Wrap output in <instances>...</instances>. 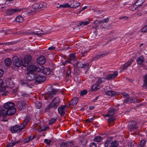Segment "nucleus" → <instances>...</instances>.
Segmentation results:
<instances>
[{"label": "nucleus", "mask_w": 147, "mask_h": 147, "mask_svg": "<svg viewBox=\"0 0 147 147\" xmlns=\"http://www.w3.org/2000/svg\"><path fill=\"white\" fill-rule=\"evenodd\" d=\"M60 102V98L58 97H55L51 101L48 106L45 109V112L49 111L50 109H57Z\"/></svg>", "instance_id": "nucleus-1"}, {"label": "nucleus", "mask_w": 147, "mask_h": 147, "mask_svg": "<svg viewBox=\"0 0 147 147\" xmlns=\"http://www.w3.org/2000/svg\"><path fill=\"white\" fill-rule=\"evenodd\" d=\"M15 105L13 102H8L5 103L4 105L5 109L8 110L9 112V114L12 113L13 114L16 111V109L14 107Z\"/></svg>", "instance_id": "nucleus-2"}, {"label": "nucleus", "mask_w": 147, "mask_h": 147, "mask_svg": "<svg viewBox=\"0 0 147 147\" xmlns=\"http://www.w3.org/2000/svg\"><path fill=\"white\" fill-rule=\"evenodd\" d=\"M27 124V123L24 122L20 125H16L11 128L10 130L12 133H19L23 129Z\"/></svg>", "instance_id": "nucleus-3"}, {"label": "nucleus", "mask_w": 147, "mask_h": 147, "mask_svg": "<svg viewBox=\"0 0 147 147\" xmlns=\"http://www.w3.org/2000/svg\"><path fill=\"white\" fill-rule=\"evenodd\" d=\"M116 110V109L113 108H111L107 114L104 115V116L110 117L109 118L107 119V121L109 123L115 120V118L112 116L115 113Z\"/></svg>", "instance_id": "nucleus-4"}, {"label": "nucleus", "mask_w": 147, "mask_h": 147, "mask_svg": "<svg viewBox=\"0 0 147 147\" xmlns=\"http://www.w3.org/2000/svg\"><path fill=\"white\" fill-rule=\"evenodd\" d=\"M12 64L13 67L16 69H18L21 65L23 66L22 61H21L18 57L17 56H15L12 58Z\"/></svg>", "instance_id": "nucleus-5"}, {"label": "nucleus", "mask_w": 147, "mask_h": 147, "mask_svg": "<svg viewBox=\"0 0 147 147\" xmlns=\"http://www.w3.org/2000/svg\"><path fill=\"white\" fill-rule=\"evenodd\" d=\"M58 91V90L57 89L53 88L51 92L46 93L43 96L45 100L50 99Z\"/></svg>", "instance_id": "nucleus-6"}, {"label": "nucleus", "mask_w": 147, "mask_h": 147, "mask_svg": "<svg viewBox=\"0 0 147 147\" xmlns=\"http://www.w3.org/2000/svg\"><path fill=\"white\" fill-rule=\"evenodd\" d=\"M16 104L18 109L20 110H23L27 105L25 101L20 100H18L16 101Z\"/></svg>", "instance_id": "nucleus-7"}, {"label": "nucleus", "mask_w": 147, "mask_h": 147, "mask_svg": "<svg viewBox=\"0 0 147 147\" xmlns=\"http://www.w3.org/2000/svg\"><path fill=\"white\" fill-rule=\"evenodd\" d=\"M6 85L4 86L3 90H6L7 89H9L14 87V84L13 81L11 79L6 80Z\"/></svg>", "instance_id": "nucleus-8"}, {"label": "nucleus", "mask_w": 147, "mask_h": 147, "mask_svg": "<svg viewBox=\"0 0 147 147\" xmlns=\"http://www.w3.org/2000/svg\"><path fill=\"white\" fill-rule=\"evenodd\" d=\"M35 83H40L44 82L46 80V78L44 76L35 74Z\"/></svg>", "instance_id": "nucleus-9"}, {"label": "nucleus", "mask_w": 147, "mask_h": 147, "mask_svg": "<svg viewBox=\"0 0 147 147\" xmlns=\"http://www.w3.org/2000/svg\"><path fill=\"white\" fill-rule=\"evenodd\" d=\"M32 59L31 56L30 55L26 56L22 60V61L23 66H27L29 64V63L30 61Z\"/></svg>", "instance_id": "nucleus-10"}, {"label": "nucleus", "mask_w": 147, "mask_h": 147, "mask_svg": "<svg viewBox=\"0 0 147 147\" xmlns=\"http://www.w3.org/2000/svg\"><path fill=\"white\" fill-rule=\"evenodd\" d=\"M21 9H9L6 11V14L8 15H12L16 13L22 11Z\"/></svg>", "instance_id": "nucleus-11"}, {"label": "nucleus", "mask_w": 147, "mask_h": 147, "mask_svg": "<svg viewBox=\"0 0 147 147\" xmlns=\"http://www.w3.org/2000/svg\"><path fill=\"white\" fill-rule=\"evenodd\" d=\"M27 70L29 71H41V69L40 68L36 67V66L33 65H29L27 67Z\"/></svg>", "instance_id": "nucleus-12"}, {"label": "nucleus", "mask_w": 147, "mask_h": 147, "mask_svg": "<svg viewBox=\"0 0 147 147\" xmlns=\"http://www.w3.org/2000/svg\"><path fill=\"white\" fill-rule=\"evenodd\" d=\"M128 127L130 131L134 130L136 129H138L136 121H131Z\"/></svg>", "instance_id": "nucleus-13"}, {"label": "nucleus", "mask_w": 147, "mask_h": 147, "mask_svg": "<svg viewBox=\"0 0 147 147\" xmlns=\"http://www.w3.org/2000/svg\"><path fill=\"white\" fill-rule=\"evenodd\" d=\"M77 67L79 68H84L85 69H88L89 68V64L88 63L83 64L81 62L78 61L76 64Z\"/></svg>", "instance_id": "nucleus-14"}, {"label": "nucleus", "mask_w": 147, "mask_h": 147, "mask_svg": "<svg viewBox=\"0 0 147 147\" xmlns=\"http://www.w3.org/2000/svg\"><path fill=\"white\" fill-rule=\"evenodd\" d=\"M68 60L70 61V63L73 64L75 61H76L77 59L75 54L71 53L69 55Z\"/></svg>", "instance_id": "nucleus-15"}, {"label": "nucleus", "mask_w": 147, "mask_h": 147, "mask_svg": "<svg viewBox=\"0 0 147 147\" xmlns=\"http://www.w3.org/2000/svg\"><path fill=\"white\" fill-rule=\"evenodd\" d=\"M118 75V72L117 71H114L113 74H108L106 77V79L108 80H112L115 78Z\"/></svg>", "instance_id": "nucleus-16"}, {"label": "nucleus", "mask_w": 147, "mask_h": 147, "mask_svg": "<svg viewBox=\"0 0 147 147\" xmlns=\"http://www.w3.org/2000/svg\"><path fill=\"white\" fill-rule=\"evenodd\" d=\"M35 74L34 73H27L26 74V77L27 80L32 81L34 80Z\"/></svg>", "instance_id": "nucleus-17"}, {"label": "nucleus", "mask_w": 147, "mask_h": 147, "mask_svg": "<svg viewBox=\"0 0 147 147\" xmlns=\"http://www.w3.org/2000/svg\"><path fill=\"white\" fill-rule=\"evenodd\" d=\"M136 61L138 64L143 66L144 65V63L145 62L144 57L142 55L140 56L137 58Z\"/></svg>", "instance_id": "nucleus-18"}, {"label": "nucleus", "mask_w": 147, "mask_h": 147, "mask_svg": "<svg viewBox=\"0 0 147 147\" xmlns=\"http://www.w3.org/2000/svg\"><path fill=\"white\" fill-rule=\"evenodd\" d=\"M109 53V52H104L101 54L96 55L93 58L92 60H95L96 59H99L101 57H103L107 55Z\"/></svg>", "instance_id": "nucleus-19"}, {"label": "nucleus", "mask_w": 147, "mask_h": 147, "mask_svg": "<svg viewBox=\"0 0 147 147\" xmlns=\"http://www.w3.org/2000/svg\"><path fill=\"white\" fill-rule=\"evenodd\" d=\"M66 107V106L65 105H63L61 106L58 108V113L61 116H64L65 114L64 109Z\"/></svg>", "instance_id": "nucleus-20"}, {"label": "nucleus", "mask_w": 147, "mask_h": 147, "mask_svg": "<svg viewBox=\"0 0 147 147\" xmlns=\"http://www.w3.org/2000/svg\"><path fill=\"white\" fill-rule=\"evenodd\" d=\"M37 63L40 65L44 64L46 62V60L44 57L41 56L37 59Z\"/></svg>", "instance_id": "nucleus-21"}, {"label": "nucleus", "mask_w": 147, "mask_h": 147, "mask_svg": "<svg viewBox=\"0 0 147 147\" xmlns=\"http://www.w3.org/2000/svg\"><path fill=\"white\" fill-rule=\"evenodd\" d=\"M110 140L111 141V140L109 139H107V140ZM110 144V145L108 146V147H117L119 144V142H117L116 140H114L113 141L111 142L109 144V145Z\"/></svg>", "instance_id": "nucleus-22"}, {"label": "nucleus", "mask_w": 147, "mask_h": 147, "mask_svg": "<svg viewBox=\"0 0 147 147\" xmlns=\"http://www.w3.org/2000/svg\"><path fill=\"white\" fill-rule=\"evenodd\" d=\"M133 62V61L132 60H129L128 62L124 64L122 66L123 69L122 70H123L128 67L132 64Z\"/></svg>", "instance_id": "nucleus-23"}, {"label": "nucleus", "mask_w": 147, "mask_h": 147, "mask_svg": "<svg viewBox=\"0 0 147 147\" xmlns=\"http://www.w3.org/2000/svg\"><path fill=\"white\" fill-rule=\"evenodd\" d=\"M78 101V97H75L71 100L70 103V104L73 105H76Z\"/></svg>", "instance_id": "nucleus-24"}, {"label": "nucleus", "mask_w": 147, "mask_h": 147, "mask_svg": "<svg viewBox=\"0 0 147 147\" xmlns=\"http://www.w3.org/2000/svg\"><path fill=\"white\" fill-rule=\"evenodd\" d=\"M145 0H138L134 3L135 6H137L138 8L141 7L144 3Z\"/></svg>", "instance_id": "nucleus-25"}, {"label": "nucleus", "mask_w": 147, "mask_h": 147, "mask_svg": "<svg viewBox=\"0 0 147 147\" xmlns=\"http://www.w3.org/2000/svg\"><path fill=\"white\" fill-rule=\"evenodd\" d=\"M43 73L45 75L49 74L51 73V70L49 68L45 67L42 70Z\"/></svg>", "instance_id": "nucleus-26"}, {"label": "nucleus", "mask_w": 147, "mask_h": 147, "mask_svg": "<svg viewBox=\"0 0 147 147\" xmlns=\"http://www.w3.org/2000/svg\"><path fill=\"white\" fill-rule=\"evenodd\" d=\"M80 5V3L75 1H74L73 3L71 4V5L72 6L71 7L75 8L79 6Z\"/></svg>", "instance_id": "nucleus-27"}, {"label": "nucleus", "mask_w": 147, "mask_h": 147, "mask_svg": "<svg viewBox=\"0 0 147 147\" xmlns=\"http://www.w3.org/2000/svg\"><path fill=\"white\" fill-rule=\"evenodd\" d=\"M4 63L7 66H9L11 63V60L9 58H7L5 59Z\"/></svg>", "instance_id": "nucleus-28"}, {"label": "nucleus", "mask_w": 147, "mask_h": 147, "mask_svg": "<svg viewBox=\"0 0 147 147\" xmlns=\"http://www.w3.org/2000/svg\"><path fill=\"white\" fill-rule=\"evenodd\" d=\"M20 140H18L17 141L13 142L12 141L10 143H9L7 145L9 147H13L14 146L20 143Z\"/></svg>", "instance_id": "nucleus-29"}, {"label": "nucleus", "mask_w": 147, "mask_h": 147, "mask_svg": "<svg viewBox=\"0 0 147 147\" xmlns=\"http://www.w3.org/2000/svg\"><path fill=\"white\" fill-rule=\"evenodd\" d=\"M100 88V86L97 84H96L93 85L91 88V90L92 91H94L98 90Z\"/></svg>", "instance_id": "nucleus-30"}, {"label": "nucleus", "mask_w": 147, "mask_h": 147, "mask_svg": "<svg viewBox=\"0 0 147 147\" xmlns=\"http://www.w3.org/2000/svg\"><path fill=\"white\" fill-rule=\"evenodd\" d=\"M143 81L144 84L142 86L143 88H146L147 87V74L144 76Z\"/></svg>", "instance_id": "nucleus-31"}, {"label": "nucleus", "mask_w": 147, "mask_h": 147, "mask_svg": "<svg viewBox=\"0 0 147 147\" xmlns=\"http://www.w3.org/2000/svg\"><path fill=\"white\" fill-rule=\"evenodd\" d=\"M115 92L111 90H109L106 94V95L111 96H114L115 95Z\"/></svg>", "instance_id": "nucleus-32"}, {"label": "nucleus", "mask_w": 147, "mask_h": 147, "mask_svg": "<svg viewBox=\"0 0 147 147\" xmlns=\"http://www.w3.org/2000/svg\"><path fill=\"white\" fill-rule=\"evenodd\" d=\"M102 139V138L100 136H96L94 139L93 141H94L99 142L101 141Z\"/></svg>", "instance_id": "nucleus-33"}, {"label": "nucleus", "mask_w": 147, "mask_h": 147, "mask_svg": "<svg viewBox=\"0 0 147 147\" xmlns=\"http://www.w3.org/2000/svg\"><path fill=\"white\" fill-rule=\"evenodd\" d=\"M16 20L18 23H21L23 21L24 19L21 16H19L16 18Z\"/></svg>", "instance_id": "nucleus-34"}, {"label": "nucleus", "mask_w": 147, "mask_h": 147, "mask_svg": "<svg viewBox=\"0 0 147 147\" xmlns=\"http://www.w3.org/2000/svg\"><path fill=\"white\" fill-rule=\"evenodd\" d=\"M140 102V100L135 98H131L130 100V102H131V103L133 102L134 103H137Z\"/></svg>", "instance_id": "nucleus-35"}, {"label": "nucleus", "mask_w": 147, "mask_h": 147, "mask_svg": "<svg viewBox=\"0 0 147 147\" xmlns=\"http://www.w3.org/2000/svg\"><path fill=\"white\" fill-rule=\"evenodd\" d=\"M89 23V22L88 21H87L86 22H80L79 23V25L78 26H84V25H86Z\"/></svg>", "instance_id": "nucleus-36"}, {"label": "nucleus", "mask_w": 147, "mask_h": 147, "mask_svg": "<svg viewBox=\"0 0 147 147\" xmlns=\"http://www.w3.org/2000/svg\"><path fill=\"white\" fill-rule=\"evenodd\" d=\"M105 79H106L104 77L100 78H98L97 82L98 84L101 83L103 81H104Z\"/></svg>", "instance_id": "nucleus-37"}, {"label": "nucleus", "mask_w": 147, "mask_h": 147, "mask_svg": "<svg viewBox=\"0 0 147 147\" xmlns=\"http://www.w3.org/2000/svg\"><path fill=\"white\" fill-rule=\"evenodd\" d=\"M39 3V8H45L46 7L45 3L43 2H41Z\"/></svg>", "instance_id": "nucleus-38"}, {"label": "nucleus", "mask_w": 147, "mask_h": 147, "mask_svg": "<svg viewBox=\"0 0 147 147\" xmlns=\"http://www.w3.org/2000/svg\"><path fill=\"white\" fill-rule=\"evenodd\" d=\"M38 6H39V3H36L33 5L32 8L34 10L39 9V7Z\"/></svg>", "instance_id": "nucleus-39"}, {"label": "nucleus", "mask_w": 147, "mask_h": 147, "mask_svg": "<svg viewBox=\"0 0 147 147\" xmlns=\"http://www.w3.org/2000/svg\"><path fill=\"white\" fill-rule=\"evenodd\" d=\"M22 85H24L27 87H30V84L29 82H27L26 81H23L22 82Z\"/></svg>", "instance_id": "nucleus-40"}, {"label": "nucleus", "mask_w": 147, "mask_h": 147, "mask_svg": "<svg viewBox=\"0 0 147 147\" xmlns=\"http://www.w3.org/2000/svg\"><path fill=\"white\" fill-rule=\"evenodd\" d=\"M48 32L42 33H37L34 32L33 33V34L37 35L39 36H41L42 35H45L46 34H48Z\"/></svg>", "instance_id": "nucleus-41"}, {"label": "nucleus", "mask_w": 147, "mask_h": 147, "mask_svg": "<svg viewBox=\"0 0 147 147\" xmlns=\"http://www.w3.org/2000/svg\"><path fill=\"white\" fill-rule=\"evenodd\" d=\"M56 120V118H51L49 122V124L50 125L52 124Z\"/></svg>", "instance_id": "nucleus-42"}, {"label": "nucleus", "mask_w": 147, "mask_h": 147, "mask_svg": "<svg viewBox=\"0 0 147 147\" xmlns=\"http://www.w3.org/2000/svg\"><path fill=\"white\" fill-rule=\"evenodd\" d=\"M71 75V71L70 69L69 68H68L67 71L66 77L67 76L69 77V76H70Z\"/></svg>", "instance_id": "nucleus-43"}, {"label": "nucleus", "mask_w": 147, "mask_h": 147, "mask_svg": "<svg viewBox=\"0 0 147 147\" xmlns=\"http://www.w3.org/2000/svg\"><path fill=\"white\" fill-rule=\"evenodd\" d=\"M12 88H9V92L10 94L16 93L17 92V89H12Z\"/></svg>", "instance_id": "nucleus-44"}, {"label": "nucleus", "mask_w": 147, "mask_h": 147, "mask_svg": "<svg viewBox=\"0 0 147 147\" xmlns=\"http://www.w3.org/2000/svg\"><path fill=\"white\" fill-rule=\"evenodd\" d=\"M135 4H134V5L131 6L130 8V10L132 11H134L138 7L137 6H135Z\"/></svg>", "instance_id": "nucleus-45"}, {"label": "nucleus", "mask_w": 147, "mask_h": 147, "mask_svg": "<svg viewBox=\"0 0 147 147\" xmlns=\"http://www.w3.org/2000/svg\"><path fill=\"white\" fill-rule=\"evenodd\" d=\"M146 142V141L145 140H141L139 146L141 147H143V146L145 145Z\"/></svg>", "instance_id": "nucleus-46"}, {"label": "nucleus", "mask_w": 147, "mask_h": 147, "mask_svg": "<svg viewBox=\"0 0 147 147\" xmlns=\"http://www.w3.org/2000/svg\"><path fill=\"white\" fill-rule=\"evenodd\" d=\"M142 32L145 33L147 32V25L142 28Z\"/></svg>", "instance_id": "nucleus-47"}, {"label": "nucleus", "mask_w": 147, "mask_h": 147, "mask_svg": "<svg viewBox=\"0 0 147 147\" xmlns=\"http://www.w3.org/2000/svg\"><path fill=\"white\" fill-rule=\"evenodd\" d=\"M36 106L38 109H39L41 106V104L40 102H37L36 103Z\"/></svg>", "instance_id": "nucleus-48"}, {"label": "nucleus", "mask_w": 147, "mask_h": 147, "mask_svg": "<svg viewBox=\"0 0 147 147\" xmlns=\"http://www.w3.org/2000/svg\"><path fill=\"white\" fill-rule=\"evenodd\" d=\"M87 93V91L86 90H84L81 91L80 93L81 96H83L86 94Z\"/></svg>", "instance_id": "nucleus-49"}, {"label": "nucleus", "mask_w": 147, "mask_h": 147, "mask_svg": "<svg viewBox=\"0 0 147 147\" xmlns=\"http://www.w3.org/2000/svg\"><path fill=\"white\" fill-rule=\"evenodd\" d=\"M45 142L48 145H49L51 142V140H48L47 139H45L44 140Z\"/></svg>", "instance_id": "nucleus-50"}, {"label": "nucleus", "mask_w": 147, "mask_h": 147, "mask_svg": "<svg viewBox=\"0 0 147 147\" xmlns=\"http://www.w3.org/2000/svg\"><path fill=\"white\" fill-rule=\"evenodd\" d=\"M67 142L66 144L65 143H62L61 144L60 147H67V145H68L67 144L69 142L67 141Z\"/></svg>", "instance_id": "nucleus-51"}, {"label": "nucleus", "mask_w": 147, "mask_h": 147, "mask_svg": "<svg viewBox=\"0 0 147 147\" xmlns=\"http://www.w3.org/2000/svg\"><path fill=\"white\" fill-rule=\"evenodd\" d=\"M111 141L109 140H107L105 143V147H108L109 144L110 143Z\"/></svg>", "instance_id": "nucleus-52"}, {"label": "nucleus", "mask_w": 147, "mask_h": 147, "mask_svg": "<svg viewBox=\"0 0 147 147\" xmlns=\"http://www.w3.org/2000/svg\"><path fill=\"white\" fill-rule=\"evenodd\" d=\"M93 118V117L90 119H87L85 120V121L86 123H90L92 121Z\"/></svg>", "instance_id": "nucleus-53"}, {"label": "nucleus", "mask_w": 147, "mask_h": 147, "mask_svg": "<svg viewBox=\"0 0 147 147\" xmlns=\"http://www.w3.org/2000/svg\"><path fill=\"white\" fill-rule=\"evenodd\" d=\"M8 89H7L6 90V91L5 92L3 93L2 94V95L3 96H5L7 95L8 93H9V90H8Z\"/></svg>", "instance_id": "nucleus-54"}, {"label": "nucleus", "mask_w": 147, "mask_h": 147, "mask_svg": "<svg viewBox=\"0 0 147 147\" xmlns=\"http://www.w3.org/2000/svg\"><path fill=\"white\" fill-rule=\"evenodd\" d=\"M90 147H97V146L95 143L93 142L90 143Z\"/></svg>", "instance_id": "nucleus-55"}, {"label": "nucleus", "mask_w": 147, "mask_h": 147, "mask_svg": "<svg viewBox=\"0 0 147 147\" xmlns=\"http://www.w3.org/2000/svg\"><path fill=\"white\" fill-rule=\"evenodd\" d=\"M136 14L139 16H141L142 15V11L140 10H138L136 12Z\"/></svg>", "instance_id": "nucleus-56"}, {"label": "nucleus", "mask_w": 147, "mask_h": 147, "mask_svg": "<svg viewBox=\"0 0 147 147\" xmlns=\"http://www.w3.org/2000/svg\"><path fill=\"white\" fill-rule=\"evenodd\" d=\"M131 98H127L126 99L124 100V102L126 103H129L130 102V100Z\"/></svg>", "instance_id": "nucleus-57"}, {"label": "nucleus", "mask_w": 147, "mask_h": 147, "mask_svg": "<svg viewBox=\"0 0 147 147\" xmlns=\"http://www.w3.org/2000/svg\"><path fill=\"white\" fill-rule=\"evenodd\" d=\"M67 63H70V62L69 61V60H68L67 59V60L65 61L64 62H62V65H65Z\"/></svg>", "instance_id": "nucleus-58"}, {"label": "nucleus", "mask_w": 147, "mask_h": 147, "mask_svg": "<svg viewBox=\"0 0 147 147\" xmlns=\"http://www.w3.org/2000/svg\"><path fill=\"white\" fill-rule=\"evenodd\" d=\"M87 52V51H82L81 53L82 57H84L85 56V54H86Z\"/></svg>", "instance_id": "nucleus-59"}, {"label": "nucleus", "mask_w": 147, "mask_h": 147, "mask_svg": "<svg viewBox=\"0 0 147 147\" xmlns=\"http://www.w3.org/2000/svg\"><path fill=\"white\" fill-rule=\"evenodd\" d=\"M30 141V139L27 138L24 139V143H27Z\"/></svg>", "instance_id": "nucleus-60"}, {"label": "nucleus", "mask_w": 147, "mask_h": 147, "mask_svg": "<svg viewBox=\"0 0 147 147\" xmlns=\"http://www.w3.org/2000/svg\"><path fill=\"white\" fill-rule=\"evenodd\" d=\"M71 5H70L68 3H66L64 5H63V7L64 8H66V7H69Z\"/></svg>", "instance_id": "nucleus-61"}, {"label": "nucleus", "mask_w": 147, "mask_h": 147, "mask_svg": "<svg viewBox=\"0 0 147 147\" xmlns=\"http://www.w3.org/2000/svg\"><path fill=\"white\" fill-rule=\"evenodd\" d=\"M109 88V87H107L106 88H105L104 89V92L106 94L109 90H107V89Z\"/></svg>", "instance_id": "nucleus-62"}, {"label": "nucleus", "mask_w": 147, "mask_h": 147, "mask_svg": "<svg viewBox=\"0 0 147 147\" xmlns=\"http://www.w3.org/2000/svg\"><path fill=\"white\" fill-rule=\"evenodd\" d=\"M34 137H35L34 136H29L28 138L30 139V140H33L34 139Z\"/></svg>", "instance_id": "nucleus-63"}, {"label": "nucleus", "mask_w": 147, "mask_h": 147, "mask_svg": "<svg viewBox=\"0 0 147 147\" xmlns=\"http://www.w3.org/2000/svg\"><path fill=\"white\" fill-rule=\"evenodd\" d=\"M3 71L0 69V77H1L3 75Z\"/></svg>", "instance_id": "nucleus-64"}]
</instances>
